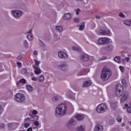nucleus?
<instances>
[{
  "label": "nucleus",
  "mask_w": 131,
  "mask_h": 131,
  "mask_svg": "<svg viewBox=\"0 0 131 131\" xmlns=\"http://www.w3.org/2000/svg\"><path fill=\"white\" fill-rule=\"evenodd\" d=\"M123 109H127V111L128 113H131V106L128 107V104H125V107Z\"/></svg>",
  "instance_id": "obj_17"
},
{
  "label": "nucleus",
  "mask_w": 131,
  "mask_h": 131,
  "mask_svg": "<svg viewBox=\"0 0 131 131\" xmlns=\"http://www.w3.org/2000/svg\"><path fill=\"white\" fill-rule=\"evenodd\" d=\"M58 57H59V58H61V59H67V58H68L67 54L62 51L59 52L58 53Z\"/></svg>",
  "instance_id": "obj_8"
},
{
  "label": "nucleus",
  "mask_w": 131,
  "mask_h": 131,
  "mask_svg": "<svg viewBox=\"0 0 131 131\" xmlns=\"http://www.w3.org/2000/svg\"><path fill=\"white\" fill-rule=\"evenodd\" d=\"M27 90L29 91V92H32L33 91V88L30 85H26Z\"/></svg>",
  "instance_id": "obj_21"
},
{
  "label": "nucleus",
  "mask_w": 131,
  "mask_h": 131,
  "mask_svg": "<svg viewBox=\"0 0 131 131\" xmlns=\"http://www.w3.org/2000/svg\"><path fill=\"white\" fill-rule=\"evenodd\" d=\"M130 131H131V129L130 130Z\"/></svg>",
  "instance_id": "obj_59"
},
{
  "label": "nucleus",
  "mask_w": 131,
  "mask_h": 131,
  "mask_svg": "<svg viewBox=\"0 0 131 131\" xmlns=\"http://www.w3.org/2000/svg\"><path fill=\"white\" fill-rule=\"evenodd\" d=\"M63 30V28L62 27L57 26L56 27V31L57 32H61Z\"/></svg>",
  "instance_id": "obj_23"
},
{
  "label": "nucleus",
  "mask_w": 131,
  "mask_h": 131,
  "mask_svg": "<svg viewBox=\"0 0 131 131\" xmlns=\"http://www.w3.org/2000/svg\"><path fill=\"white\" fill-rule=\"evenodd\" d=\"M119 16H120V17H121L122 18L125 17V15L124 14H123V13H122V12H121L119 13Z\"/></svg>",
  "instance_id": "obj_36"
},
{
  "label": "nucleus",
  "mask_w": 131,
  "mask_h": 131,
  "mask_svg": "<svg viewBox=\"0 0 131 131\" xmlns=\"http://www.w3.org/2000/svg\"><path fill=\"white\" fill-rule=\"evenodd\" d=\"M34 125H36V126H38V125H39V122L36 121L34 122Z\"/></svg>",
  "instance_id": "obj_37"
},
{
  "label": "nucleus",
  "mask_w": 131,
  "mask_h": 131,
  "mask_svg": "<svg viewBox=\"0 0 131 131\" xmlns=\"http://www.w3.org/2000/svg\"><path fill=\"white\" fill-rule=\"evenodd\" d=\"M108 110V106L105 104L101 103L96 107V112L98 113H104Z\"/></svg>",
  "instance_id": "obj_4"
},
{
  "label": "nucleus",
  "mask_w": 131,
  "mask_h": 131,
  "mask_svg": "<svg viewBox=\"0 0 131 131\" xmlns=\"http://www.w3.org/2000/svg\"><path fill=\"white\" fill-rule=\"evenodd\" d=\"M79 12H80V9L79 8H78L76 10V15H78L79 14Z\"/></svg>",
  "instance_id": "obj_38"
},
{
  "label": "nucleus",
  "mask_w": 131,
  "mask_h": 131,
  "mask_svg": "<svg viewBox=\"0 0 131 131\" xmlns=\"http://www.w3.org/2000/svg\"><path fill=\"white\" fill-rule=\"evenodd\" d=\"M112 74L111 71L109 69L105 68L101 71L100 77L102 80L106 81V80H108L111 77Z\"/></svg>",
  "instance_id": "obj_1"
},
{
  "label": "nucleus",
  "mask_w": 131,
  "mask_h": 131,
  "mask_svg": "<svg viewBox=\"0 0 131 131\" xmlns=\"http://www.w3.org/2000/svg\"><path fill=\"white\" fill-rule=\"evenodd\" d=\"M53 102H57L59 100V97L58 96H54L52 98Z\"/></svg>",
  "instance_id": "obj_29"
},
{
  "label": "nucleus",
  "mask_w": 131,
  "mask_h": 131,
  "mask_svg": "<svg viewBox=\"0 0 131 131\" xmlns=\"http://www.w3.org/2000/svg\"><path fill=\"white\" fill-rule=\"evenodd\" d=\"M67 107L64 104H59L55 109V113L58 115H64L66 113Z\"/></svg>",
  "instance_id": "obj_2"
},
{
  "label": "nucleus",
  "mask_w": 131,
  "mask_h": 131,
  "mask_svg": "<svg viewBox=\"0 0 131 131\" xmlns=\"http://www.w3.org/2000/svg\"><path fill=\"white\" fill-rule=\"evenodd\" d=\"M28 33H31V30H30L29 31V32H28Z\"/></svg>",
  "instance_id": "obj_55"
},
{
  "label": "nucleus",
  "mask_w": 131,
  "mask_h": 131,
  "mask_svg": "<svg viewBox=\"0 0 131 131\" xmlns=\"http://www.w3.org/2000/svg\"><path fill=\"white\" fill-rule=\"evenodd\" d=\"M15 99L17 102H24L25 96L21 93H17L15 96Z\"/></svg>",
  "instance_id": "obj_6"
},
{
  "label": "nucleus",
  "mask_w": 131,
  "mask_h": 131,
  "mask_svg": "<svg viewBox=\"0 0 131 131\" xmlns=\"http://www.w3.org/2000/svg\"><path fill=\"white\" fill-rule=\"evenodd\" d=\"M24 45H25V47H28V43L27 42V41L25 40L24 41Z\"/></svg>",
  "instance_id": "obj_45"
},
{
  "label": "nucleus",
  "mask_w": 131,
  "mask_h": 131,
  "mask_svg": "<svg viewBox=\"0 0 131 131\" xmlns=\"http://www.w3.org/2000/svg\"><path fill=\"white\" fill-rule=\"evenodd\" d=\"M129 98V93L128 92H125L121 98V102L122 103H124L126 101H127V99Z\"/></svg>",
  "instance_id": "obj_7"
},
{
  "label": "nucleus",
  "mask_w": 131,
  "mask_h": 131,
  "mask_svg": "<svg viewBox=\"0 0 131 131\" xmlns=\"http://www.w3.org/2000/svg\"><path fill=\"white\" fill-rule=\"evenodd\" d=\"M81 60L82 61H89V55L85 53H82L81 55Z\"/></svg>",
  "instance_id": "obj_12"
},
{
  "label": "nucleus",
  "mask_w": 131,
  "mask_h": 131,
  "mask_svg": "<svg viewBox=\"0 0 131 131\" xmlns=\"http://www.w3.org/2000/svg\"><path fill=\"white\" fill-rule=\"evenodd\" d=\"M33 67L34 70L35 74L37 75L41 73V70H40V69H39V68H38V67H36V66H33Z\"/></svg>",
  "instance_id": "obj_11"
},
{
  "label": "nucleus",
  "mask_w": 131,
  "mask_h": 131,
  "mask_svg": "<svg viewBox=\"0 0 131 131\" xmlns=\"http://www.w3.org/2000/svg\"><path fill=\"white\" fill-rule=\"evenodd\" d=\"M76 130L77 131H84V127L82 126H81L80 127H78Z\"/></svg>",
  "instance_id": "obj_27"
},
{
  "label": "nucleus",
  "mask_w": 131,
  "mask_h": 131,
  "mask_svg": "<svg viewBox=\"0 0 131 131\" xmlns=\"http://www.w3.org/2000/svg\"><path fill=\"white\" fill-rule=\"evenodd\" d=\"M119 69H120V71L122 72V73H123L124 72V67L120 66L119 67Z\"/></svg>",
  "instance_id": "obj_32"
},
{
  "label": "nucleus",
  "mask_w": 131,
  "mask_h": 131,
  "mask_svg": "<svg viewBox=\"0 0 131 131\" xmlns=\"http://www.w3.org/2000/svg\"><path fill=\"white\" fill-rule=\"evenodd\" d=\"M30 126V124H29V123H25L24 124V126L26 128H27V127H29V126Z\"/></svg>",
  "instance_id": "obj_34"
},
{
  "label": "nucleus",
  "mask_w": 131,
  "mask_h": 131,
  "mask_svg": "<svg viewBox=\"0 0 131 131\" xmlns=\"http://www.w3.org/2000/svg\"><path fill=\"white\" fill-rule=\"evenodd\" d=\"M43 80H45V77L42 75L40 76L39 77V81L40 82H42V81H43Z\"/></svg>",
  "instance_id": "obj_31"
},
{
  "label": "nucleus",
  "mask_w": 131,
  "mask_h": 131,
  "mask_svg": "<svg viewBox=\"0 0 131 131\" xmlns=\"http://www.w3.org/2000/svg\"><path fill=\"white\" fill-rule=\"evenodd\" d=\"M5 126H6V125H5L4 124H0V128H5Z\"/></svg>",
  "instance_id": "obj_39"
},
{
  "label": "nucleus",
  "mask_w": 131,
  "mask_h": 131,
  "mask_svg": "<svg viewBox=\"0 0 131 131\" xmlns=\"http://www.w3.org/2000/svg\"><path fill=\"white\" fill-rule=\"evenodd\" d=\"M74 21H75V23H78V22H79V18H75Z\"/></svg>",
  "instance_id": "obj_42"
},
{
  "label": "nucleus",
  "mask_w": 131,
  "mask_h": 131,
  "mask_svg": "<svg viewBox=\"0 0 131 131\" xmlns=\"http://www.w3.org/2000/svg\"><path fill=\"white\" fill-rule=\"evenodd\" d=\"M125 60L126 62H129L130 58L129 57H125Z\"/></svg>",
  "instance_id": "obj_47"
},
{
  "label": "nucleus",
  "mask_w": 131,
  "mask_h": 131,
  "mask_svg": "<svg viewBox=\"0 0 131 131\" xmlns=\"http://www.w3.org/2000/svg\"><path fill=\"white\" fill-rule=\"evenodd\" d=\"M12 14L14 17H20L22 15V12L19 10H15L12 11Z\"/></svg>",
  "instance_id": "obj_10"
},
{
  "label": "nucleus",
  "mask_w": 131,
  "mask_h": 131,
  "mask_svg": "<svg viewBox=\"0 0 131 131\" xmlns=\"http://www.w3.org/2000/svg\"><path fill=\"white\" fill-rule=\"evenodd\" d=\"M35 64L33 65V66H36V67H38L39 66V63H40V61H37L36 59L34 60Z\"/></svg>",
  "instance_id": "obj_26"
},
{
  "label": "nucleus",
  "mask_w": 131,
  "mask_h": 131,
  "mask_svg": "<svg viewBox=\"0 0 131 131\" xmlns=\"http://www.w3.org/2000/svg\"><path fill=\"white\" fill-rule=\"evenodd\" d=\"M91 84H92V81H91L90 80L85 81L83 83V86L84 88H89V86H90V85H91Z\"/></svg>",
  "instance_id": "obj_15"
},
{
  "label": "nucleus",
  "mask_w": 131,
  "mask_h": 131,
  "mask_svg": "<svg viewBox=\"0 0 131 131\" xmlns=\"http://www.w3.org/2000/svg\"><path fill=\"white\" fill-rule=\"evenodd\" d=\"M70 18H71V14L69 13H66L63 16V19H64V20H68L70 19Z\"/></svg>",
  "instance_id": "obj_18"
},
{
  "label": "nucleus",
  "mask_w": 131,
  "mask_h": 131,
  "mask_svg": "<svg viewBox=\"0 0 131 131\" xmlns=\"http://www.w3.org/2000/svg\"><path fill=\"white\" fill-rule=\"evenodd\" d=\"M27 38H28L29 40H32L33 39V36H32L31 34H29L27 35Z\"/></svg>",
  "instance_id": "obj_28"
},
{
  "label": "nucleus",
  "mask_w": 131,
  "mask_h": 131,
  "mask_svg": "<svg viewBox=\"0 0 131 131\" xmlns=\"http://www.w3.org/2000/svg\"><path fill=\"white\" fill-rule=\"evenodd\" d=\"M73 50L76 51V52H81V49L79 47H73Z\"/></svg>",
  "instance_id": "obj_25"
},
{
  "label": "nucleus",
  "mask_w": 131,
  "mask_h": 131,
  "mask_svg": "<svg viewBox=\"0 0 131 131\" xmlns=\"http://www.w3.org/2000/svg\"><path fill=\"white\" fill-rule=\"evenodd\" d=\"M101 35H111V32L108 29H105L104 30H102L100 32Z\"/></svg>",
  "instance_id": "obj_9"
},
{
  "label": "nucleus",
  "mask_w": 131,
  "mask_h": 131,
  "mask_svg": "<svg viewBox=\"0 0 131 131\" xmlns=\"http://www.w3.org/2000/svg\"><path fill=\"white\" fill-rule=\"evenodd\" d=\"M36 117H37V119H38V116H36Z\"/></svg>",
  "instance_id": "obj_57"
},
{
  "label": "nucleus",
  "mask_w": 131,
  "mask_h": 131,
  "mask_svg": "<svg viewBox=\"0 0 131 131\" xmlns=\"http://www.w3.org/2000/svg\"><path fill=\"white\" fill-rule=\"evenodd\" d=\"M32 80H33V81H36L37 80V78H36V77H33L32 78Z\"/></svg>",
  "instance_id": "obj_40"
},
{
  "label": "nucleus",
  "mask_w": 131,
  "mask_h": 131,
  "mask_svg": "<svg viewBox=\"0 0 131 131\" xmlns=\"http://www.w3.org/2000/svg\"><path fill=\"white\" fill-rule=\"evenodd\" d=\"M121 82L124 88H127V82H126V80L125 79H122Z\"/></svg>",
  "instance_id": "obj_19"
},
{
  "label": "nucleus",
  "mask_w": 131,
  "mask_h": 131,
  "mask_svg": "<svg viewBox=\"0 0 131 131\" xmlns=\"http://www.w3.org/2000/svg\"><path fill=\"white\" fill-rule=\"evenodd\" d=\"M75 118H76L77 120H82L84 118V116L82 115L78 114L75 116Z\"/></svg>",
  "instance_id": "obj_16"
},
{
  "label": "nucleus",
  "mask_w": 131,
  "mask_h": 131,
  "mask_svg": "<svg viewBox=\"0 0 131 131\" xmlns=\"http://www.w3.org/2000/svg\"><path fill=\"white\" fill-rule=\"evenodd\" d=\"M94 131H103V126L100 124L97 125Z\"/></svg>",
  "instance_id": "obj_14"
},
{
  "label": "nucleus",
  "mask_w": 131,
  "mask_h": 131,
  "mask_svg": "<svg viewBox=\"0 0 131 131\" xmlns=\"http://www.w3.org/2000/svg\"><path fill=\"white\" fill-rule=\"evenodd\" d=\"M3 111H4V110H3L2 105H0V114H2L3 113Z\"/></svg>",
  "instance_id": "obj_43"
},
{
  "label": "nucleus",
  "mask_w": 131,
  "mask_h": 131,
  "mask_svg": "<svg viewBox=\"0 0 131 131\" xmlns=\"http://www.w3.org/2000/svg\"><path fill=\"white\" fill-rule=\"evenodd\" d=\"M103 60H106V58H105L103 59Z\"/></svg>",
  "instance_id": "obj_58"
},
{
  "label": "nucleus",
  "mask_w": 131,
  "mask_h": 131,
  "mask_svg": "<svg viewBox=\"0 0 131 131\" xmlns=\"http://www.w3.org/2000/svg\"><path fill=\"white\" fill-rule=\"evenodd\" d=\"M20 82H21V83H26V80L25 79H20L19 82L17 83V85H19Z\"/></svg>",
  "instance_id": "obj_24"
},
{
  "label": "nucleus",
  "mask_w": 131,
  "mask_h": 131,
  "mask_svg": "<svg viewBox=\"0 0 131 131\" xmlns=\"http://www.w3.org/2000/svg\"><path fill=\"white\" fill-rule=\"evenodd\" d=\"M13 124V123H9V124H8V127H12Z\"/></svg>",
  "instance_id": "obj_46"
},
{
  "label": "nucleus",
  "mask_w": 131,
  "mask_h": 131,
  "mask_svg": "<svg viewBox=\"0 0 131 131\" xmlns=\"http://www.w3.org/2000/svg\"><path fill=\"white\" fill-rule=\"evenodd\" d=\"M114 60L115 62H117V63H119V64L121 62V61L120 60V56H117L115 57Z\"/></svg>",
  "instance_id": "obj_20"
},
{
  "label": "nucleus",
  "mask_w": 131,
  "mask_h": 131,
  "mask_svg": "<svg viewBox=\"0 0 131 131\" xmlns=\"http://www.w3.org/2000/svg\"><path fill=\"white\" fill-rule=\"evenodd\" d=\"M65 66H66L65 64H62L61 66V67H65Z\"/></svg>",
  "instance_id": "obj_56"
},
{
  "label": "nucleus",
  "mask_w": 131,
  "mask_h": 131,
  "mask_svg": "<svg viewBox=\"0 0 131 131\" xmlns=\"http://www.w3.org/2000/svg\"><path fill=\"white\" fill-rule=\"evenodd\" d=\"M37 114V111L36 110H33L32 111V114L35 115Z\"/></svg>",
  "instance_id": "obj_44"
},
{
  "label": "nucleus",
  "mask_w": 131,
  "mask_h": 131,
  "mask_svg": "<svg viewBox=\"0 0 131 131\" xmlns=\"http://www.w3.org/2000/svg\"><path fill=\"white\" fill-rule=\"evenodd\" d=\"M80 75H84V74L83 73H81V74H78V76H80Z\"/></svg>",
  "instance_id": "obj_48"
},
{
  "label": "nucleus",
  "mask_w": 131,
  "mask_h": 131,
  "mask_svg": "<svg viewBox=\"0 0 131 131\" xmlns=\"http://www.w3.org/2000/svg\"><path fill=\"white\" fill-rule=\"evenodd\" d=\"M18 60L21 59V56H19L17 57Z\"/></svg>",
  "instance_id": "obj_53"
},
{
  "label": "nucleus",
  "mask_w": 131,
  "mask_h": 131,
  "mask_svg": "<svg viewBox=\"0 0 131 131\" xmlns=\"http://www.w3.org/2000/svg\"><path fill=\"white\" fill-rule=\"evenodd\" d=\"M17 64L18 67H19V68H21L22 66V63H21V62H17Z\"/></svg>",
  "instance_id": "obj_41"
},
{
  "label": "nucleus",
  "mask_w": 131,
  "mask_h": 131,
  "mask_svg": "<svg viewBox=\"0 0 131 131\" xmlns=\"http://www.w3.org/2000/svg\"><path fill=\"white\" fill-rule=\"evenodd\" d=\"M31 130H32V128L31 127H30L27 129V131H31Z\"/></svg>",
  "instance_id": "obj_50"
},
{
  "label": "nucleus",
  "mask_w": 131,
  "mask_h": 131,
  "mask_svg": "<svg viewBox=\"0 0 131 131\" xmlns=\"http://www.w3.org/2000/svg\"><path fill=\"white\" fill-rule=\"evenodd\" d=\"M67 96H68V97H69V98H70V99H72V98H73V97H72V96H71V95H68V94Z\"/></svg>",
  "instance_id": "obj_51"
},
{
  "label": "nucleus",
  "mask_w": 131,
  "mask_h": 131,
  "mask_svg": "<svg viewBox=\"0 0 131 131\" xmlns=\"http://www.w3.org/2000/svg\"><path fill=\"white\" fill-rule=\"evenodd\" d=\"M33 54H34V55H37V54H38L37 51H34L33 52Z\"/></svg>",
  "instance_id": "obj_49"
},
{
  "label": "nucleus",
  "mask_w": 131,
  "mask_h": 131,
  "mask_svg": "<svg viewBox=\"0 0 131 131\" xmlns=\"http://www.w3.org/2000/svg\"><path fill=\"white\" fill-rule=\"evenodd\" d=\"M116 94L117 97H120L122 94H123V87L121 84H118L116 85Z\"/></svg>",
  "instance_id": "obj_5"
},
{
  "label": "nucleus",
  "mask_w": 131,
  "mask_h": 131,
  "mask_svg": "<svg viewBox=\"0 0 131 131\" xmlns=\"http://www.w3.org/2000/svg\"><path fill=\"white\" fill-rule=\"evenodd\" d=\"M125 124L124 123H122V126H124Z\"/></svg>",
  "instance_id": "obj_54"
},
{
  "label": "nucleus",
  "mask_w": 131,
  "mask_h": 131,
  "mask_svg": "<svg viewBox=\"0 0 131 131\" xmlns=\"http://www.w3.org/2000/svg\"><path fill=\"white\" fill-rule=\"evenodd\" d=\"M75 123V120L72 119L70 120L69 123H68V128H71V127H72L73 126V124Z\"/></svg>",
  "instance_id": "obj_13"
},
{
  "label": "nucleus",
  "mask_w": 131,
  "mask_h": 131,
  "mask_svg": "<svg viewBox=\"0 0 131 131\" xmlns=\"http://www.w3.org/2000/svg\"><path fill=\"white\" fill-rule=\"evenodd\" d=\"M107 51H111L112 50H113V46H107Z\"/></svg>",
  "instance_id": "obj_33"
},
{
  "label": "nucleus",
  "mask_w": 131,
  "mask_h": 131,
  "mask_svg": "<svg viewBox=\"0 0 131 131\" xmlns=\"http://www.w3.org/2000/svg\"><path fill=\"white\" fill-rule=\"evenodd\" d=\"M124 24H125V25H128V26H131V20H124Z\"/></svg>",
  "instance_id": "obj_22"
},
{
  "label": "nucleus",
  "mask_w": 131,
  "mask_h": 131,
  "mask_svg": "<svg viewBox=\"0 0 131 131\" xmlns=\"http://www.w3.org/2000/svg\"><path fill=\"white\" fill-rule=\"evenodd\" d=\"M84 28H85L84 23H83L82 25L80 26V27L79 28V30H83V29H84Z\"/></svg>",
  "instance_id": "obj_30"
},
{
  "label": "nucleus",
  "mask_w": 131,
  "mask_h": 131,
  "mask_svg": "<svg viewBox=\"0 0 131 131\" xmlns=\"http://www.w3.org/2000/svg\"><path fill=\"white\" fill-rule=\"evenodd\" d=\"M110 42H112V40L110 38L104 37L99 38L98 41L96 42V43L98 46H101L102 45H108V43H110Z\"/></svg>",
  "instance_id": "obj_3"
},
{
  "label": "nucleus",
  "mask_w": 131,
  "mask_h": 131,
  "mask_svg": "<svg viewBox=\"0 0 131 131\" xmlns=\"http://www.w3.org/2000/svg\"><path fill=\"white\" fill-rule=\"evenodd\" d=\"M96 19H100V16H96Z\"/></svg>",
  "instance_id": "obj_52"
},
{
  "label": "nucleus",
  "mask_w": 131,
  "mask_h": 131,
  "mask_svg": "<svg viewBox=\"0 0 131 131\" xmlns=\"http://www.w3.org/2000/svg\"><path fill=\"white\" fill-rule=\"evenodd\" d=\"M117 120L118 121V122H121L122 120V118L119 116L117 118Z\"/></svg>",
  "instance_id": "obj_35"
}]
</instances>
